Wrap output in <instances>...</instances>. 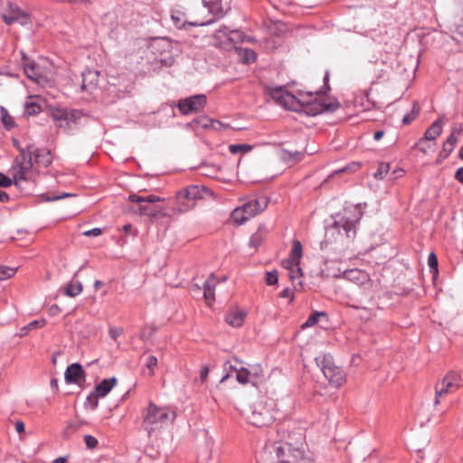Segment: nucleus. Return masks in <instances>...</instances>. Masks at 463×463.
<instances>
[{"mask_svg":"<svg viewBox=\"0 0 463 463\" xmlns=\"http://www.w3.org/2000/svg\"><path fill=\"white\" fill-rule=\"evenodd\" d=\"M16 273V269L7 266H0V280H5L12 278Z\"/></svg>","mask_w":463,"mask_h":463,"instance_id":"43","label":"nucleus"},{"mask_svg":"<svg viewBox=\"0 0 463 463\" xmlns=\"http://www.w3.org/2000/svg\"><path fill=\"white\" fill-rule=\"evenodd\" d=\"M237 381L241 384H246L248 383H253V380L250 378V373L248 371V368L241 367L236 374Z\"/></svg>","mask_w":463,"mask_h":463,"instance_id":"36","label":"nucleus"},{"mask_svg":"<svg viewBox=\"0 0 463 463\" xmlns=\"http://www.w3.org/2000/svg\"><path fill=\"white\" fill-rule=\"evenodd\" d=\"M279 275L277 270L269 271L266 273V283L268 285H275L278 283Z\"/></svg>","mask_w":463,"mask_h":463,"instance_id":"47","label":"nucleus"},{"mask_svg":"<svg viewBox=\"0 0 463 463\" xmlns=\"http://www.w3.org/2000/svg\"><path fill=\"white\" fill-rule=\"evenodd\" d=\"M248 371L250 373V378L253 380L252 384H255L258 380L263 377V370L260 364H253Z\"/></svg>","mask_w":463,"mask_h":463,"instance_id":"38","label":"nucleus"},{"mask_svg":"<svg viewBox=\"0 0 463 463\" xmlns=\"http://www.w3.org/2000/svg\"><path fill=\"white\" fill-rule=\"evenodd\" d=\"M461 384L460 375L455 372H449L441 382L435 386V405L439 403V399L448 393L456 392Z\"/></svg>","mask_w":463,"mask_h":463,"instance_id":"11","label":"nucleus"},{"mask_svg":"<svg viewBox=\"0 0 463 463\" xmlns=\"http://www.w3.org/2000/svg\"><path fill=\"white\" fill-rule=\"evenodd\" d=\"M279 297L283 298H289V301L291 302L294 299V292L291 288H287L279 293Z\"/></svg>","mask_w":463,"mask_h":463,"instance_id":"54","label":"nucleus"},{"mask_svg":"<svg viewBox=\"0 0 463 463\" xmlns=\"http://www.w3.org/2000/svg\"><path fill=\"white\" fill-rule=\"evenodd\" d=\"M453 149H454V147L452 146H450V144L444 142L443 146H442V149H441L439 156L441 159H446L450 155V153L453 151Z\"/></svg>","mask_w":463,"mask_h":463,"instance_id":"48","label":"nucleus"},{"mask_svg":"<svg viewBox=\"0 0 463 463\" xmlns=\"http://www.w3.org/2000/svg\"><path fill=\"white\" fill-rule=\"evenodd\" d=\"M133 205H122V210L124 213H138L137 205L144 204V203H133Z\"/></svg>","mask_w":463,"mask_h":463,"instance_id":"52","label":"nucleus"},{"mask_svg":"<svg viewBox=\"0 0 463 463\" xmlns=\"http://www.w3.org/2000/svg\"><path fill=\"white\" fill-rule=\"evenodd\" d=\"M32 158H34V163L39 166L47 167L52 164V158L51 152L47 149H33L31 146Z\"/></svg>","mask_w":463,"mask_h":463,"instance_id":"21","label":"nucleus"},{"mask_svg":"<svg viewBox=\"0 0 463 463\" xmlns=\"http://www.w3.org/2000/svg\"><path fill=\"white\" fill-rule=\"evenodd\" d=\"M320 364L321 370L330 383L336 387H340L345 383V373L341 367L335 365L330 354H324Z\"/></svg>","mask_w":463,"mask_h":463,"instance_id":"8","label":"nucleus"},{"mask_svg":"<svg viewBox=\"0 0 463 463\" xmlns=\"http://www.w3.org/2000/svg\"><path fill=\"white\" fill-rule=\"evenodd\" d=\"M234 51L241 62L245 64H250L256 61V53L251 49L234 47Z\"/></svg>","mask_w":463,"mask_h":463,"instance_id":"27","label":"nucleus"},{"mask_svg":"<svg viewBox=\"0 0 463 463\" xmlns=\"http://www.w3.org/2000/svg\"><path fill=\"white\" fill-rule=\"evenodd\" d=\"M217 285V281L213 276V274H211L210 277L203 282V298L208 302V304H211L214 301V288Z\"/></svg>","mask_w":463,"mask_h":463,"instance_id":"23","label":"nucleus"},{"mask_svg":"<svg viewBox=\"0 0 463 463\" xmlns=\"http://www.w3.org/2000/svg\"><path fill=\"white\" fill-rule=\"evenodd\" d=\"M2 19L8 25L15 23L23 26L32 25L30 14L12 4H9L7 9L2 14Z\"/></svg>","mask_w":463,"mask_h":463,"instance_id":"13","label":"nucleus"},{"mask_svg":"<svg viewBox=\"0 0 463 463\" xmlns=\"http://www.w3.org/2000/svg\"><path fill=\"white\" fill-rule=\"evenodd\" d=\"M64 378L67 383L80 384L85 381V373L82 366L78 364L69 365L65 371Z\"/></svg>","mask_w":463,"mask_h":463,"instance_id":"20","label":"nucleus"},{"mask_svg":"<svg viewBox=\"0 0 463 463\" xmlns=\"http://www.w3.org/2000/svg\"><path fill=\"white\" fill-rule=\"evenodd\" d=\"M157 365V358L154 355H148L146 361V366L150 370L149 375L153 374L154 368Z\"/></svg>","mask_w":463,"mask_h":463,"instance_id":"49","label":"nucleus"},{"mask_svg":"<svg viewBox=\"0 0 463 463\" xmlns=\"http://www.w3.org/2000/svg\"><path fill=\"white\" fill-rule=\"evenodd\" d=\"M345 277L350 280L363 283L367 280V274L360 269H350L345 272Z\"/></svg>","mask_w":463,"mask_h":463,"instance_id":"30","label":"nucleus"},{"mask_svg":"<svg viewBox=\"0 0 463 463\" xmlns=\"http://www.w3.org/2000/svg\"><path fill=\"white\" fill-rule=\"evenodd\" d=\"M137 210H138V214L149 216L152 218L163 216L164 211H165V209H163L159 206H155V205H150V204H139V205H137Z\"/></svg>","mask_w":463,"mask_h":463,"instance_id":"24","label":"nucleus"},{"mask_svg":"<svg viewBox=\"0 0 463 463\" xmlns=\"http://www.w3.org/2000/svg\"><path fill=\"white\" fill-rule=\"evenodd\" d=\"M71 196H73L72 194H68V193H62V194H60L59 195H55L53 197H46V201L48 202H52V201H56V200H60V199H63V198H66V197H71Z\"/></svg>","mask_w":463,"mask_h":463,"instance_id":"57","label":"nucleus"},{"mask_svg":"<svg viewBox=\"0 0 463 463\" xmlns=\"http://www.w3.org/2000/svg\"><path fill=\"white\" fill-rule=\"evenodd\" d=\"M383 135H384L383 130H378L374 133L373 138H374V140L378 141L383 137Z\"/></svg>","mask_w":463,"mask_h":463,"instance_id":"64","label":"nucleus"},{"mask_svg":"<svg viewBox=\"0 0 463 463\" xmlns=\"http://www.w3.org/2000/svg\"><path fill=\"white\" fill-rule=\"evenodd\" d=\"M222 35L225 36L226 40L223 43H216L215 45L222 47V45L224 44L226 49H234V47H236L234 45L235 43L245 41V35L242 32L239 30H231L227 26H222L218 29L214 33V38L219 39Z\"/></svg>","mask_w":463,"mask_h":463,"instance_id":"16","label":"nucleus"},{"mask_svg":"<svg viewBox=\"0 0 463 463\" xmlns=\"http://www.w3.org/2000/svg\"><path fill=\"white\" fill-rule=\"evenodd\" d=\"M45 325L44 320H33L30 322L27 326L22 327L19 332V335L21 337L28 335V332L33 329L41 328Z\"/></svg>","mask_w":463,"mask_h":463,"instance_id":"35","label":"nucleus"},{"mask_svg":"<svg viewBox=\"0 0 463 463\" xmlns=\"http://www.w3.org/2000/svg\"><path fill=\"white\" fill-rule=\"evenodd\" d=\"M99 90V71L87 69L81 72L80 93L86 100L95 97Z\"/></svg>","mask_w":463,"mask_h":463,"instance_id":"9","label":"nucleus"},{"mask_svg":"<svg viewBox=\"0 0 463 463\" xmlns=\"http://www.w3.org/2000/svg\"><path fill=\"white\" fill-rule=\"evenodd\" d=\"M9 200V195L7 193L0 190V202L5 203Z\"/></svg>","mask_w":463,"mask_h":463,"instance_id":"63","label":"nucleus"},{"mask_svg":"<svg viewBox=\"0 0 463 463\" xmlns=\"http://www.w3.org/2000/svg\"><path fill=\"white\" fill-rule=\"evenodd\" d=\"M175 417V411H169L166 408L158 407L150 402L144 416L143 426L150 434L156 428L172 423Z\"/></svg>","mask_w":463,"mask_h":463,"instance_id":"2","label":"nucleus"},{"mask_svg":"<svg viewBox=\"0 0 463 463\" xmlns=\"http://www.w3.org/2000/svg\"><path fill=\"white\" fill-rule=\"evenodd\" d=\"M210 191L200 185H189L177 192L176 202L180 212H186L195 205L197 200L203 199Z\"/></svg>","mask_w":463,"mask_h":463,"instance_id":"4","label":"nucleus"},{"mask_svg":"<svg viewBox=\"0 0 463 463\" xmlns=\"http://www.w3.org/2000/svg\"><path fill=\"white\" fill-rule=\"evenodd\" d=\"M22 66L27 78L38 84L44 86L51 80L46 70L42 68L40 64L31 60L24 52L21 51Z\"/></svg>","mask_w":463,"mask_h":463,"instance_id":"7","label":"nucleus"},{"mask_svg":"<svg viewBox=\"0 0 463 463\" xmlns=\"http://www.w3.org/2000/svg\"><path fill=\"white\" fill-rule=\"evenodd\" d=\"M207 98L203 94H198L181 99L178 103V109L183 115L196 113L203 109L206 105Z\"/></svg>","mask_w":463,"mask_h":463,"instance_id":"15","label":"nucleus"},{"mask_svg":"<svg viewBox=\"0 0 463 463\" xmlns=\"http://www.w3.org/2000/svg\"><path fill=\"white\" fill-rule=\"evenodd\" d=\"M100 234H101V230L99 228H93L91 230L83 232V235L86 237H96Z\"/></svg>","mask_w":463,"mask_h":463,"instance_id":"55","label":"nucleus"},{"mask_svg":"<svg viewBox=\"0 0 463 463\" xmlns=\"http://www.w3.org/2000/svg\"><path fill=\"white\" fill-rule=\"evenodd\" d=\"M428 264L430 270L434 273H438V259L434 252H430L428 257Z\"/></svg>","mask_w":463,"mask_h":463,"instance_id":"46","label":"nucleus"},{"mask_svg":"<svg viewBox=\"0 0 463 463\" xmlns=\"http://www.w3.org/2000/svg\"><path fill=\"white\" fill-rule=\"evenodd\" d=\"M414 119H415V115L406 114L402 118V123L405 125H408Z\"/></svg>","mask_w":463,"mask_h":463,"instance_id":"61","label":"nucleus"},{"mask_svg":"<svg viewBox=\"0 0 463 463\" xmlns=\"http://www.w3.org/2000/svg\"><path fill=\"white\" fill-rule=\"evenodd\" d=\"M116 384V378L102 380L94 389V391L87 397V402L90 404L91 409L98 406L99 398L105 397Z\"/></svg>","mask_w":463,"mask_h":463,"instance_id":"17","label":"nucleus"},{"mask_svg":"<svg viewBox=\"0 0 463 463\" xmlns=\"http://www.w3.org/2000/svg\"><path fill=\"white\" fill-rule=\"evenodd\" d=\"M274 406L271 399L263 397L256 401L244 415L250 424L258 428L267 427L275 420Z\"/></svg>","mask_w":463,"mask_h":463,"instance_id":"1","label":"nucleus"},{"mask_svg":"<svg viewBox=\"0 0 463 463\" xmlns=\"http://www.w3.org/2000/svg\"><path fill=\"white\" fill-rule=\"evenodd\" d=\"M462 127L461 125L456 126L452 128V131L447 140L445 141L448 144H450L453 147H455L458 142V137L462 134Z\"/></svg>","mask_w":463,"mask_h":463,"instance_id":"37","label":"nucleus"},{"mask_svg":"<svg viewBox=\"0 0 463 463\" xmlns=\"http://www.w3.org/2000/svg\"><path fill=\"white\" fill-rule=\"evenodd\" d=\"M158 45L162 46L164 49H168L171 47V41L166 38H162L158 41Z\"/></svg>","mask_w":463,"mask_h":463,"instance_id":"59","label":"nucleus"},{"mask_svg":"<svg viewBox=\"0 0 463 463\" xmlns=\"http://www.w3.org/2000/svg\"><path fill=\"white\" fill-rule=\"evenodd\" d=\"M82 291V285L79 281H70L64 288V294L69 297H76Z\"/></svg>","mask_w":463,"mask_h":463,"instance_id":"31","label":"nucleus"},{"mask_svg":"<svg viewBox=\"0 0 463 463\" xmlns=\"http://www.w3.org/2000/svg\"><path fill=\"white\" fill-rule=\"evenodd\" d=\"M326 314L325 312H318V311L312 313L308 317L307 320L303 324L302 328L312 326L316 325L319 321V318L321 317H326Z\"/></svg>","mask_w":463,"mask_h":463,"instance_id":"41","label":"nucleus"},{"mask_svg":"<svg viewBox=\"0 0 463 463\" xmlns=\"http://www.w3.org/2000/svg\"><path fill=\"white\" fill-rule=\"evenodd\" d=\"M0 112H1V120H2L5 128L8 130L12 129L15 125L14 119L13 118V117L8 113L7 109H5L4 107L0 108Z\"/></svg>","mask_w":463,"mask_h":463,"instance_id":"34","label":"nucleus"},{"mask_svg":"<svg viewBox=\"0 0 463 463\" xmlns=\"http://www.w3.org/2000/svg\"><path fill=\"white\" fill-rule=\"evenodd\" d=\"M232 218L237 224H242L250 219V217L247 216L246 210H244L243 206L233 210L232 213Z\"/></svg>","mask_w":463,"mask_h":463,"instance_id":"33","label":"nucleus"},{"mask_svg":"<svg viewBox=\"0 0 463 463\" xmlns=\"http://www.w3.org/2000/svg\"><path fill=\"white\" fill-rule=\"evenodd\" d=\"M252 146L248 144H232L229 146V150L232 154H238V153H248L251 151Z\"/></svg>","mask_w":463,"mask_h":463,"instance_id":"40","label":"nucleus"},{"mask_svg":"<svg viewBox=\"0 0 463 463\" xmlns=\"http://www.w3.org/2000/svg\"><path fill=\"white\" fill-rule=\"evenodd\" d=\"M269 96L277 104L287 109H294L297 102L294 95L286 90L285 87H276L269 89Z\"/></svg>","mask_w":463,"mask_h":463,"instance_id":"18","label":"nucleus"},{"mask_svg":"<svg viewBox=\"0 0 463 463\" xmlns=\"http://www.w3.org/2000/svg\"><path fill=\"white\" fill-rule=\"evenodd\" d=\"M49 114L59 128H70L71 124H76L84 115L80 109L58 107H51Z\"/></svg>","mask_w":463,"mask_h":463,"instance_id":"6","label":"nucleus"},{"mask_svg":"<svg viewBox=\"0 0 463 463\" xmlns=\"http://www.w3.org/2000/svg\"><path fill=\"white\" fill-rule=\"evenodd\" d=\"M307 151H289L288 149H283L281 151V159L285 162H298L301 161Z\"/></svg>","mask_w":463,"mask_h":463,"instance_id":"28","label":"nucleus"},{"mask_svg":"<svg viewBox=\"0 0 463 463\" xmlns=\"http://www.w3.org/2000/svg\"><path fill=\"white\" fill-rule=\"evenodd\" d=\"M245 316L246 313L242 310H233L226 315L225 320L230 326L240 327L244 322Z\"/></svg>","mask_w":463,"mask_h":463,"instance_id":"26","label":"nucleus"},{"mask_svg":"<svg viewBox=\"0 0 463 463\" xmlns=\"http://www.w3.org/2000/svg\"><path fill=\"white\" fill-rule=\"evenodd\" d=\"M455 178L463 184V167L457 170Z\"/></svg>","mask_w":463,"mask_h":463,"instance_id":"60","label":"nucleus"},{"mask_svg":"<svg viewBox=\"0 0 463 463\" xmlns=\"http://www.w3.org/2000/svg\"><path fill=\"white\" fill-rule=\"evenodd\" d=\"M82 426V423L78 420H70L67 422V425L62 432V436L64 439H69L71 435L78 431L80 427Z\"/></svg>","mask_w":463,"mask_h":463,"instance_id":"32","label":"nucleus"},{"mask_svg":"<svg viewBox=\"0 0 463 463\" xmlns=\"http://www.w3.org/2000/svg\"><path fill=\"white\" fill-rule=\"evenodd\" d=\"M453 32L455 33V38L458 42L463 43V21L456 26Z\"/></svg>","mask_w":463,"mask_h":463,"instance_id":"51","label":"nucleus"},{"mask_svg":"<svg viewBox=\"0 0 463 463\" xmlns=\"http://www.w3.org/2000/svg\"><path fill=\"white\" fill-rule=\"evenodd\" d=\"M302 257V244L298 240H294L292 243V250L289 254L288 260H284L282 265L290 269L289 277L292 281L301 277V269L298 267L300 259Z\"/></svg>","mask_w":463,"mask_h":463,"instance_id":"12","label":"nucleus"},{"mask_svg":"<svg viewBox=\"0 0 463 463\" xmlns=\"http://www.w3.org/2000/svg\"><path fill=\"white\" fill-rule=\"evenodd\" d=\"M25 112L28 115H36L41 112V106L35 102H26Z\"/></svg>","mask_w":463,"mask_h":463,"instance_id":"45","label":"nucleus"},{"mask_svg":"<svg viewBox=\"0 0 463 463\" xmlns=\"http://www.w3.org/2000/svg\"><path fill=\"white\" fill-rule=\"evenodd\" d=\"M264 238L265 234L260 230H259L251 235L250 240V245L253 248H257L262 243Z\"/></svg>","mask_w":463,"mask_h":463,"instance_id":"42","label":"nucleus"},{"mask_svg":"<svg viewBox=\"0 0 463 463\" xmlns=\"http://www.w3.org/2000/svg\"><path fill=\"white\" fill-rule=\"evenodd\" d=\"M355 215L354 218L346 215L348 212H345V215L335 221L332 229H335L338 232H341L340 229L344 231V233L347 238H354L356 234V224L359 222L362 213L359 211L354 210Z\"/></svg>","mask_w":463,"mask_h":463,"instance_id":"14","label":"nucleus"},{"mask_svg":"<svg viewBox=\"0 0 463 463\" xmlns=\"http://www.w3.org/2000/svg\"><path fill=\"white\" fill-rule=\"evenodd\" d=\"M13 184V181L10 177L6 176L3 173H0V187H9Z\"/></svg>","mask_w":463,"mask_h":463,"instance_id":"53","label":"nucleus"},{"mask_svg":"<svg viewBox=\"0 0 463 463\" xmlns=\"http://www.w3.org/2000/svg\"><path fill=\"white\" fill-rule=\"evenodd\" d=\"M390 171V165L388 163H381L377 171L374 173L376 179H383Z\"/></svg>","mask_w":463,"mask_h":463,"instance_id":"44","label":"nucleus"},{"mask_svg":"<svg viewBox=\"0 0 463 463\" xmlns=\"http://www.w3.org/2000/svg\"><path fill=\"white\" fill-rule=\"evenodd\" d=\"M350 307L355 309L356 311H358V314L357 316L363 319V320H369L372 317L374 316V309L376 307V303L371 299L369 301V305L366 306V307H363V306H360V305H350L349 306Z\"/></svg>","mask_w":463,"mask_h":463,"instance_id":"22","label":"nucleus"},{"mask_svg":"<svg viewBox=\"0 0 463 463\" xmlns=\"http://www.w3.org/2000/svg\"><path fill=\"white\" fill-rule=\"evenodd\" d=\"M338 101H326L325 99L315 97L310 100L303 101L304 111L310 116H316L323 112H334L339 108Z\"/></svg>","mask_w":463,"mask_h":463,"instance_id":"10","label":"nucleus"},{"mask_svg":"<svg viewBox=\"0 0 463 463\" xmlns=\"http://www.w3.org/2000/svg\"><path fill=\"white\" fill-rule=\"evenodd\" d=\"M12 175L15 184L33 178L31 146L26 149L20 148V154L15 157L12 166Z\"/></svg>","mask_w":463,"mask_h":463,"instance_id":"3","label":"nucleus"},{"mask_svg":"<svg viewBox=\"0 0 463 463\" xmlns=\"http://www.w3.org/2000/svg\"><path fill=\"white\" fill-rule=\"evenodd\" d=\"M414 148H417L423 154H428L429 152L434 151V144H427V140L420 138L414 146Z\"/></svg>","mask_w":463,"mask_h":463,"instance_id":"39","label":"nucleus"},{"mask_svg":"<svg viewBox=\"0 0 463 463\" xmlns=\"http://www.w3.org/2000/svg\"><path fill=\"white\" fill-rule=\"evenodd\" d=\"M269 204V199L266 196L254 198L244 203L242 206L246 210L247 216L254 217L258 213L263 212Z\"/></svg>","mask_w":463,"mask_h":463,"instance_id":"19","label":"nucleus"},{"mask_svg":"<svg viewBox=\"0 0 463 463\" xmlns=\"http://www.w3.org/2000/svg\"><path fill=\"white\" fill-rule=\"evenodd\" d=\"M162 200L163 199L155 194H150L148 196H139L137 194H131L128 196V201L130 203H144V204L155 203Z\"/></svg>","mask_w":463,"mask_h":463,"instance_id":"29","label":"nucleus"},{"mask_svg":"<svg viewBox=\"0 0 463 463\" xmlns=\"http://www.w3.org/2000/svg\"><path fill=\"white\" fill-rule=\"evenodd\" d=\"M136 387V383L133 382L129 386H127L124 388V394L122 395V397L120 398V401L121 402H125L128 398V395L130 393V392Z\"/></svg>","mask_w":463,"mask_h":463,"instance_id":"56","label":"nucleus"},{"mask_svg":"<svg viewBox=\"0 0 463 463\" xmlns=\"http://www.w3.org/2000/svg\"><path fill=\"white\" fill-rule=\"evenodd\" d=\"M442 119L439 118L434 121L431 126L425 131L423 139L427 141L435 140L442 132Z\"/></svg>","mask_w":463,"mask_h":463,"instance_id":"25","label":"nucleus"},{"mask_svg":"<svg viewBox=\"0 0 463 463\" xmlns=\"http://www.w3.org/2000/svg\"><path fill=\"white\" fill-rule=\"evenodd\" d=\"M273 451L276 460L272 463H312L310 458L304 457L301 450L293 449L288 443H275Z\"/></svg>","mask_w":463,"mask_h":463,"instance_id":"5","label":"nucleus"},{"mask_svg":"<svg viewBox=\"0 0 463 463\" xmlns=\"http://www.w3.org/2000/svg\"><path fill=\"white\" fill-rule=\"evenodd\" d=\"M84 441H85L86 447L90 449H95L98 445L97 439L91 435H85Z\"/></svg>","mask_w":463,"mask_h":463,"instance_id":"50","label":"nucleus"},{"mask_svg":"<svg viewBox=\"0 0 463 463\" xmlns=\"http://www.w3.org/2000/svg\"><path fill=\"white\" fill-rule=\"evenodd\" d=\"M15 430L18 433H22L24 431V424L23 421L19 420L15 422Z\"/></svg>","mask_w":463,"mask_h":463,"instance_id":"62","label":"nucleus"},{"mask_svg":"<svg viewBox=\"0 0 463 463\" xmlns=\"http://www.w3.org/2000/svg\"><path fill=\"white\" fill-rule=\"evenodd\" d=\"M208 373H209V368L208 366H203L202 367L201 369V372H200V380L203 383L207 376H208Z\"/></svg>","mask_w":463,"mask_h":463,"instance_id":"58","label":"nucleus"}]
</instances>
